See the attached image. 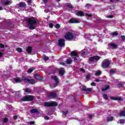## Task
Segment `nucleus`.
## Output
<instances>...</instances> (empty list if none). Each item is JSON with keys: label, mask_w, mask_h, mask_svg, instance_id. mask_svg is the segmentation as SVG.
<instances>
[{"label": "nucleus", "mask_w": 125, "mask_h": 125, "mask_svg": "<svg viewBox=\"0 0 125 125\" xmlns=\"http://www.w3.org/2000/svg\"><path fill=\"white\" fill-rule=\"evenodd\" d=\"M32 2V0H28L27 1V3L29 5H30V4H31V3Z\"/></svg>", "instance_id": "47"}, {"label": "nucleus", "mask_w": 125, "mask_h": 125, "mask_svg": "<svg viewBox=\"0 0 125 125\" xmlns=\"http://www.w3.org/2000/svg\"><path fill=\"white\" fill-rule=\"evenodd\" d=\"M24 90L27 93H31V92H32V90H31L29 88L24 89Z\"/></svg>", "instance_id": "25"}, {"label": "nucleus", "mask_w": 125, "mask_h": 125, "mask_svg": "<svg viewBox=\"0 0 125 125\" xmlns=\"http://www.w3.org/2000/svg\"><path fill=\"white\" fill-rule=\"evenodd\" d=\"M62 115L64 116V117L65 118V117H66V115L68 114V111H62Z\"/></svg>", "instance_id": "30"}, {"label": "nucleus", "mask_w": 125, "mask_h": 125, "mask_svg": "<svg viewBox=\"0 0 125 125\" xmlns=\"http://www.w3.org/2000/svg\"><path fill=\"white\" fill-rule=\"evenodd\" d=\"M90 76H91L90 74H88L86 76V79L89 80V79H90Z\"/></svg>", "instance_id": "38"}, {"label": "nucleus", "mask_w": 125, "mask_h": 125, "mask_svg": "<svg viewBox=\"0 0 125 125\" xmlns=\"http://www.w3.org/2000/svg\"><path fill=\"white\" fill-rule=\"evenodd\" d=\"M102 72L100 70H98L96 71V73H95V76H100L101 75Z\"/></svg>", "instance_id": "22"}, {"label": "nucleus", "mask_w": 125, "mask_h": 125, "mask_svg": "<svg viewBox=\"0 0 125 125\" xmlns=\"http://www.w3.org/2000/svg\"><path fill=\"white\" fill-rule=\"evenodd\" d=\"M76 15H77V16H83V12L81 11H79L77 12Z\"/></svg>", "instance_id": "19"}, {"label": "nucleus", "mask_w": 125, "mask_h": 125, "mask_svg": "<svg viewBox=\"0 0 125 125\" xmlns=\"http://www.w3.org/2000/svg\"><path fill=\"white\" fill-rule=\"evenodd\" d=\"M35 78L36 79V80H41V77H40V76L38 75H36L35 76Z\"/></svg>", "instance_id": "37"}, {"label": "nucleus", "mask_w": 125, "mask_h": 125, "mask_svg": "<svg viewBox=\"0 0 125 125\" xmlns=\"http://www.w3.org/2000/svg\"><path fill=\"white\" fill-rule=\"evenodd\" d=\"M4 47V45L3 44H0V48H3Z\"/></svg>", "instance_id": "43"}, {"label": "nucleus", "mask_w": 125, "mask_h": 125, "mask_svg": "<svg viewBox=\"0 0 125 125\" xmlns=\"http://www.w3.org/2000/svg\"><path fill=\"white\" fill-rule=\"evenodd\" d=\"M26 51L29 54H31V53L32 52V47H28L26 49Z\"/></svg>", "instance_id": "21"}, {"label": "nucleus", "mask_w": 125, "mask_h": 125, "mask_svg": "<svg viewBox=\"0 0 125 125\" xmlns=\"http://www.w3.org/2000/svg\"><path fill=\"white\" fill-rule=\"evenodd\" d=\"M116 1H119V0H115ZM110 1H114V0H110Z\"/></svg>", "instance_id": "59"}, {"label": "nucleus", "mask_w": 125, "mask_h": 125, "mask_svg": "<svg viewBox=\"0 0 125 125\" xmlns=\"http://www.w3.org/2000/svg\"><path fill=\"white\" fill-rule=\"evenodd\" d=\"M55 24H56V21H52V23L49 24V26L50 28H52Z\"/></svg>", "instance_id": "23"}, {"label": "nucleus", "mask_w": 125, "mask_h": 125, "mask_svg": "<svg viewBox=\"0 0 125 125\" xmlns=\"http://www.w3.org/2000/svg\"><path fill=\"white\" fill-rule=\"evenodd\" d=\"M85 55V52H83L81 53V56H83Z\"/></svg>", "instance_id": "50"}, {"label": "nucleus", "mask_w": 125, "mask_h": 125, "mask_svg": "<svg viewBox=\"0 0 125 125\" xmlns=\"http://www.w3.org/2000/svg\"><path fill=\"white\" fill-rule=\"evenodd\" d=\"M72 59H74V61H77V60H79V61H82V60L80 59V58H79V56H78L77 58L76 57H73Z\"/></svg>", "instance_id": "28"}, {"label": "nucleus", "mask_w": 125, "mask_h": 125, "mask_svg": "<svg viewBox=\"0 0 125 125\" xmlns=\"http://www.w3.org/2000/svg\"><path fill=\"white\" fill-rule=\"evenodd\" d=\"M66 64H71L72 63V60L67 59L66 61L65 62Z\"/></svg>", "instance_id": "29"}, {"label": "nucleus", "mask_w": 125, "mask_h": 125, "mask_svg": "<svg viewBox=\"0 0 125 125\" xmlns=\"http://www.w3.org/2000/svg\"><path fill=\"white\" fill-rule=\"evenodd\" d=\"M110 87V86L106 85L104 88H103L102 91H106V90H108L109 89V88Z\"/></svg>", "instance_id": "24"}, {"label": "nucleus", "mask_w": 125, "mask_h": 125, "mask_svg": "<svg viewBox=\"0 0 125 125\" xmlns=\"http://www.w3.org/2000/svg\"><path fill=\"white\" fill-rule=\"evenodd\" d=\"M69 23H80L79 21L76 19H71L68 21Z\"/></svg>", "instance_id": "11"}, {"label": "nucleus", "mask_w": 125, "mask_h": 125, "mask_svg": "<svg viewBox=\"0 0 125 125\" xmlns=\"http://www.w3.org/2000/svg\"><path fill=\"white\" fill-rule=\"evenodd\" d=\"M80 71L83 72V73H84V69L83 68H80Z\"/></svg>", "instance_id": "51"}, {"label": "nucleus", "mask_w": 125, "mask_h": 125, "mask_svg": "<svg viewBox=\"0 0 125 125\" xmlns=\"http://www.w3.org/2000/svg\"><path fill=\"white\" fill-rule=\"evenodd\" d=\"M44 119L45 120H49V117H48V116H45Z\"/></svg>", "instance_id": "54"}, {"label": "nucleus", "mask_w": 125, "mask_h": 125, "mask_svg": "<svg viewBox=\"0 0 125 125\" xmlns=\"http://www.w3.org/2000/svg\"><path fill=\"white\" fill-rule=\"evenodd\" d=\"M110 64H111V62L110 61L108 60H104L103 62L102 66L103 68H106L109 67Z\"/></svg>", "instance_id": "4"}, {"label": "nucleus", "mask_w": 125, "mask_h": 125, "mask_svg": "<svg viewBox=\"0 0 125 125\" xmlns=\"http://www.w3.org/2000/svg\"><path fill=\"white\" fill-rule=\"evenodd\" d=\"M120 124H125V120H120Z\"/></svg>", "instance_id": "48"}, {"label": "nucleus", "mask_w": 125, "mask_h": 125, "mask_svg": "<svg viewBox=\"0 0 125 125\" xmlns=\"http://www.w3.org/2000/svg\"><path fill=\"white\" fill-rule=\"evenodd\" d=\"M86 16H87V17H91L92 15L90 14H85Z\"/></svg>", "instance_id": "49"}, {"label": "nucleus", "mask_w": 125, "mask_h": 125, "mask_svg": "<svg viewBox=\"0 0 125 125\" xmlns=\"http://www.w3.org/2000/svg\"><path fill=\"white\" fill-rule=\"evenodd\" d=\"M19 6L20 7H26V3L21 2L19 3Z\"/></svg>", "instance_id": "17"}, {"label": "nucleus", "mask_w": 125, "mask_h": 125, "mask_svg": "<svg viewBox=\"0 0 125 125\" xmlns=\"http://www.w3.org/2000/svg\"><path fill=\"white\" fill-rule=\"evenodd\" d=\"M64 73H65V70L63 68H61L60 69V74L61 76H63L64 75Z\"/></svg>", "instance_id": "15"}, {"label": "nucleus", "mask_w": 125, "mask_h": 125, "mask_svg": "<svg viewBox=\"0 0 125 125\" xmlns=\"http://www.w3.org/2000/svg\"><path fill=\"white\" fill-rule=\"evenodd\" d=\"M100 59V57L98 56L91 57L89 60L91 62H94V61H98Z\"/></svg>", "instance_id": "6"}, {"label": "nucleus", "mask_w": 125, "mask_h": 125, "mask_svg": "<svg viewBox=\"0 0 125 125\" xmlns=\"http://www.w3.org/2000/svg\"><path fill=\"white\" fill-rule=\"evenodd\" d=\"M17 116H14V119H15V120H16L17 119Z\"/></svg>", "instance_id": "58"}, {"label": "nucleus", "mask_w": 125, "mask_h": 125, "mask_svg": "<svg viewBox=\"0 0 125 125\" xmlns=\"http://www.w3.org/2000/svg\"><path fill=\"white\" fill-rule=\"evenodd\" d=\"M64 38L67 41H71L74 39V34L71 32H67L65 34Z\"/></svg>", "instance_id": "3"}, {"label": "nucleus", "mask_w": 125, "mask_h": 125, "mask_svg": "<svg viewBox=\"0 0 125 125\" xmlns=\"http://www.w3.org/2000/svg\"><path fill=\"white\" fill-rule=\"evenodd\" d=\"M43 59H44V60H45V61H47V60H48V59H49V58H48V57H47V56H44L43 57Z\"/></svg>", "instance_id": "40"}, {"label": "nucleus", "mask_w": 125, "mask_h": 125, "mask_svg": "<svg viewBox=\"0 0 125 125\" xmlns=\"http://www.w3.org/2000/svg\"><path fill=\"white\" fill-rule=\"evenodd\" d=\"M55 27L56 28V29H59L60 28V25L58 23H56L55 25Z\"/></svg>", "instance_id": "32"}, {"label": "nucleus", "mask_w": 125, "mask_h": 125, "mask_svg": "<svg viewBox=\"0 0 125 125\" xmlns=\"http://www.w3.org/2000/svg\"><path fill=\"white\" fill-rule=\"evenodd\" d=\"M47 1H48V0H43L44 3H46V2H47Z\"/></svg>", "instance_id": "55"}, {"label": "nucleus", "mask_w": 125, "mask_h": 125, "mask_svg": "<svg viewBox=\"0 0 125 125\" xmlns=\"http://www.w3.org/2000/svg\"><path fill=\"white\" fill-rule=\"evenodd\" d=\"M67 7H68V8H70V9H73L74 8V7L73 6V5H72L70 3L67 4Z\"/></svg>", "instance_id": "26"}, {"label": "nucleus", "mask_w": 125, "mask_h": 125, "mask_svg": "<svg viewBox=\"0 0 125 125\" xmlns=\"http://www.w3.org/2000/svg\"><path fill=\"white\" fill-rule=\"evenodd\" d=\"M27 72H28V73H32V72H33V69L30 68V69H28Z\"/></svg>", "instance_id": "42"}, {"label": "nucleus", "mask_w": 125, "mask_h": 125, "mask_svg": "<svg viewBox=\"0 0 125 125\" xmlns=\"http://www.w3.org/2000/svg\"><path fill=\"white\" fill-rule=\"evenodd\" d=\"M60 64L61 65H62V66H65V65L66 64V63H65V62H60Z\"/></svg>", "instance_id": "44"}, {"label": "nucleus", "mask_w": 125, "mask_h": 125, "mask_svg": "<svg viewBox=\"0 0 125 125\" xmlns=\"http://www.w3.org/2000/svg\"><path fill=\"white\" fill-rule=\"evenodd\" d=\"M39 21L38 19H35V18H30L27 21V24L29 26V29L30 30H34L36 29V24Z\"/></svg>", "instance_id": "2"}, {"label": "nucleus", "mask_w": 125, "mask_h": 125, "mask_svg": "<svg viewBox=\"0 0 125 125\" xmlns=\"http://www.w3.org/2000/svg\"><path fill=\"white\" fill-rule=\"evenodd\" d=\"M103 96L104 99H105V100H108V96H107V95H106L105 94H104Z\"/></svg>", "instance_id": "33"}, {"label": "nucleus", "mask_w": 125, "mask_h": 125, "mask_svg": "<svg viewBox=\"0 0 125 125\" xmlns=\"http://www.w3.org/2000/svg\"><path fill=\"white\" fill-rule=\"evenodd\" d=\"M8 122V119L7 118H4L3 120V123H7Z\"/></svg>", "instance_id": "41"}, {"label": "nucleus", "mask_w": 125, "mask_h": 125, "mask_svg": "<svg viewBox=\"0 0 125 125\" xmlns=\"http://www.w3.org/2000/svg\"><path fill=\"white\" fill-rule=\"evenodd\" d=\"M96 82H97V83H99V82H100V80H99V79H96Z\"/></svg>", "instance_id": "56"}, {"label": "nucleus", "mask_w": 125, "mask_h": 125, "mask_svg": "<svg viewBox=\"0 0 125 125\" xmlns=\"http://www.w3.org/2000/svg\"><path fill=\"white\" fill-rule=\"evenodd\" d=\"M30 112L32 114H36L37 113H39V111H38V109H32L31 110Z\"/></svg>", "instance_id": "18"}, {"label": "nucleus", "mask_w": 125, "mask_h": 125, "mask_svg": "<svg viewBox=\"0 0 125 125\" xmlns=\"http://www.w3.org/2000/svg\"><path fill=\"white\" fill-rule=\"evenodd\" d=\"M34 96H26L23 97L22 99V101H31L33 100Z\"/></svg>", "instance_id": "5"}, {"label": "nucleus", "mask_w": 125, "mask_h": 125, "mask_svg": "<svg viewBox=\"0 0 125 125\" xmlns=\"http://www.w3.org/2000/svg\"><path fill=\"white\" fill-rule=\"evenodd\" d=\"M123 83L122 82H120L118 83V87H123Z\"/></svg>", "instance_id": "35"}, {"label": "nucleus", "mask_w": 125, "mask_h": 125, "mask_svg": "<svg viewBox=\"0 0 125 125\" xmlns=\"http://www.w3.org/2000/svg\"><path fill=\"white\" fill-rule=\"evenodd\" d=\"M82 89L83 91H87L88 92H91V91H92V89L90 88H86L85 86H83Z\"/></svg>", "instance_id": "10"}, {"label": "nucleus", "mask_w": 125, "mask_h": 125, "mask_svg": "<svg viewBox=\"0 0 125 125\" xmlns=\"http://www.w3.org/2000/svg\"><path fill=\"white\" fill-rule=\"evenodd\" d=\"M107 18H113L112 15H109L107 16Z\"/></svg>", "instance_id": "53"}, {"label": "nucleus", "mask_w": 125, "mask_h": 125, "mask_svg": "<svg viewBox=\"0 0 125 125\" xmlns=\"http://www.w3.org/2000/svg\"><path fill=\"white\" fill-rule=\"evenodd\" d=\"M91 85H92V86H95V85H96V83H91Z\"/></svg>", "instance_id": "46"}, {"label": "nucleus", "mask_w": 125, "mask_h": 125, "mask_svg": "<svg viewBox=\"0 0 125 125\" xmlns=\"http://www.w3.org/2000/svg\"><path fill=\"white\" fill-rule=\"evenodd\" d=\"M109 46H111L112 48H117V45L113 43H109Z\"/></svg>", "instance_id": "20"}, {"label": "nucleus", "mask_w": 125, "mask_h": 125, "mask_svg": "<svg viewBox=\"0 0 125 125\" xmlns=\"http://www.w3.org/2000/svg\"><path fill=\"white\" fill-rule=\"evenodd\" d=\"M110 99L112 100H116L117 101H121V100H122V98H121L120 97H111Z\"/></svg>", "instance_id": "12"}, {"label": "nucleus", "mask_w": 125, "mask_h": 125, "mask_svg": "<svg viewBox=\"0 0 125 125\" xmlns=\"http://www.w3.org/2000/svg\"><path fill=\"white\" fill-rule=\"evenodd\" d=\"M11 4V2L10 1H4L2 2V5H8V4Z\"/></svg>", "instance_id": "13"}, {"label": "nucleus", "mask_w": 125, "mask_h": 125, "mask_svg": "<svg viewBox=\"0 0 125 125\" xmlns=\"http://www.w3.org/2000/svg\"><path fill=\"white\" fill-rule=\"evenodd\" d=\"M110 73H111V74H114L115 73V70H114L113 69H111L110 70Z\"/></svg>", "instance_id": "45"}, {"label": "nucleus", "mask_w": 125, "mask_h": 125, "mask_svg": "<svg viewBox=\"0 0 125 125\" xmlns=\"http://www.w3.org/2000/svg\"><path fill=\"white\" fill-rule=\"evenodd\" d=\"M71 56H78V53H77V51H73L71 52Z\"/></svg>", "instance_id": "16"}, {"label": "nucleus", "mask_w": 125, "mask_h": 125, "mask_svg": "<svg viewBox=\"0 0 125 125\" xmlns=\"http://www.w3.org/2000/svg\"><path fill=\"white\" fill-rule=\"evenodd\" d=\"M0 10H2V7H0Z\"/></svg>", "instance_id": "60"}, {"label": "nucleus", "mask_w": 125, "mask_h": 125, "mask_svg": "<svg viewBox=\"0 0 125 125\" xmlns=\"http://www.w3.org/2000/svg\"><path fill=\"white\" fill-rule=\"evenodd\" d=\"M15 81L17 83L24 82V83H31V84H34V83H36V82L34 79H29L25 76H23L22 79L19 78H16L15 79Z\"/></svg>", "instance_id": "1"}, {"label": "nucleus", "mask_w": 125, "mask_h": 125, "mask_svg": "<svg viewBox=\"0 0 125 125\" xmlns=\"http://www.w3.org/2000/svg\"><path fill=\"white\" fill-rule=\"evenodd\" d=\"M58 0V1H60L61 0Z\"/></svg>", "instance_id": "61"}, {"label": "nucleus", "mask_w": 125, "mask_h": 125, "mask_svg": "<svg viewBox=\"0 0 125 125\" xmlns=\"http://www.w3.org/2000/svg\"><path fill=\"white\" fill-rule=\"evenodd\" d=\"M113 117H108L107 118V122H111V121H113Z\"/></svg>", "instance_id": "31"}, {"label": "nucleus", "mask_w": 125, "mask_h": 125, "mask_svg": "<svg viewBox=\"0 0 125 125\" xmlns=\"http://www.w3.org/2000/svg\"><path fill=\"white\" fill-rule=\"evenodd\" d=\"M89 118L90 119H92V115H89Z\"/></svg>", "instance_id": "57"}, {"label": "nucleus", "mask_w": 125, "mask_h": 125, "mask_svg": "<svg viewBox=\"0 0 125 125\" xmlns=\"http://www.w3.org/2000/svg\"><path fill=\"white\" fill-rule=\"evenodd\" d=\"M52 79L53 80H54V81H55V82H56V83L54 84V86H52V85H50V87H51L52 88H53V87H56V86H57V83H58V82H59V81H58V78L57 77H56V76H53V77H52Z\"/></svg>", "instance_id": "8"}, {"label": "nucleus", "mask_w": 125, "mask_h": 125, "mask_svg": "<svg viewBox=\"0 0 125 125\" xmlns=\"http://www.w3.org/2000/svg\"><path fill=\"white\" fill-rule=\"evenodd\" d=\"M119 116H125V111H122L120 112V113H119Z\"/></svg>", "instance_id": "27"}, {"label": "nucleus", "mask_w": 125, "mask_h": 125, "mask_svg": "<svg viewBox=\"0 0 125 125\" xmlns=\"http://www.w3.org/2000/svg\"><path fill=\"white\" fill-rule=\"evenodd\" d=\"M111 34L113 37H115V36H118L119 34L118 33V32L116 31L115 32L111 33Z\"/></svg>", "instance_id": "34"}, {"label": "nucleus", "mask_w": 125, "mask_h": 125, "mask_svg": "<svg viewBox=\"0 0 125 125\" xmlns=\"http://www.w3.org/2000/svg\"><path fill=\"white\" fill-rule=\"evenodd\" d=\"M30 125H35V122L34 121H31L30 122Z\"/></svg>", "instance_id": "52"}, {"label": "nucleus", "mask_w": 125, "mask_h": 125, "mask_svg": "<svg viewBox=\"0 0 125 125\" xmlns=\"http://www.w3.org/2000/svg\"><path fill=\"white\" fill-rule=\"evenodd\" d=\"M121 40L122 42H125V35H122L121 36Z\"/></svg>", "instance_id": "36"}, {"label": "nucleus", "mask_w": 125, "mask_h": 125, "mask_svg": "<svg viewBox=\"0 0 125 125\" xmlns=\"http://www.w3.org/2000/svg\"><path fill=\"white\" fill-rule=\"evenodd\" d=\"M58 44L59 46H64L65 40L64 39H60L58 41Z\"/></svg>", "instance_id": "9"}, {"label": "nucleus", "mask_w": 125, "mask_h": 125, "mask_svg": "<svg viewBox=\"0 0 125 125\" xmlns=\"http://www.w3.org/2000/svg\"><path fill=\"white\" fill-rule=\"evenodd\" d=\"M45 107H48L49 106H57V103L55 102L50 103H45L44 104Z\"/></svg>", "instance_id": "7"}, {"label": "nucleus", "mask_w": 125, "mask_h": 125, "mask_svg": "<svg viewBox=\"0 0 125 125\" xmlns=\"http://www.w3.org/2000/svg\"><path fill=\"white\" fill-rule=\"evenodd\" d=\"M48 96H50V97H56V93L51 92Z\"/></svg>", "instance_id": "14"}, {"label": "nucleus", "mask_w": 125, "mask_h": 125, "mask_svg": "<svg viewBox=\"0 0 125 125\" xmlns=\"http://www.w3.org/2000/svg\"><path fill=\"white\" fill-rule=\"evenodd\" d=\"M16 50L18 52H22V49L21 48H17Z\"/></svg>", "instance_id": "39"}]
</instances>
